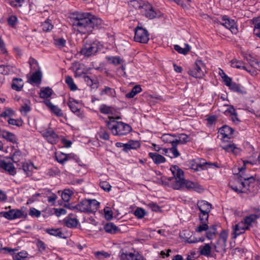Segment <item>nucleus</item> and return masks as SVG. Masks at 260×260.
Instances as JSON below:
<instances>
[{"label": "nucleus", "instance_id": "1", "mask_svg": "<svg viewBox=\"0 0 260 260\" xmlns=\"http://www.w3.org/2000/svg\"><path fill=\"white\" fill-rule=\"evenodd\" d=\"M73 26L81 34L91 32L94 27L102 23V20L90 13L75 12L72 14Z\"/></svg>", "mask_w": 260, "mask_h": 260}, {"label": "nucleus", "instance_id": "2", "mask_svg": "<svg viewBox=\"0 0 260 260\" xmlns=\"http://www.w3.org/2000/svg\"><path fill=\"white\" fill-rule=\"evenodd\" d=\"M247 164H251V162L249 161H243V166L238 168L240 178L237 180H239L242 185L246 186L251 190L252 196H255L259 188L257 185L258 180L256 181L253 176H249L245 173Z\"/></svg>", "mask_w": 260, "mask_h": 260}, {"label": "nucleus", "instance_id": "3", "mask_svg": "<svg viewBox=\"0 0 260 260\" xmlns=\"http://www.w3.org/2000/svg\"><path fill=\"white\" fill-rule=\"evenodd\" d=\"M109 120L106 121V126L114 136H124L129 134L132 130L130 125L122 121H117L112 116L108 117Z\"/></svg>", "mask_w": 260, "mask_h": 260}, {"label": "nucleus", "instance_id": "4", "mask_svg": "<svg viewBox=\"0 0 260 260\" xmlns=\"http://www.w3.org/2000/svg\"><path fill=\"white\" fill-rule=\"evenodd\" d=\"M170 170L173 177H168L162 180V184L175 189L176 188V184L177 183H180L184 180V172L177 165L171 166Z\"/></svg>", "mask_w": 260, "mask_h": 260}, {"label": "nucleus", "instance_id": "5", "mask_svg": "<svg viewBox=\"0 0 260 260\" xmlns=\"http://www.w3.org/2000/svg\"><path fill=\"white\" fill-rule=\"evenodd\" d=\"M100 203L95 199H84L73 208L81 212L94 213L99 208Z\"/></svg>", "mask_w": 260, "mask_h": 260}, {"label": "nucleus", "instance_id": "6", "mask_svg": "<svg viewBox=\"0 0 260 260\" xmlns=\"http://www.w3.org/2000/svg\"><path fill=\"white\" fill-rule=\"evenodd\" d=\"M190 167L195 171L207 170L209 168H219L217 162H207L203 158H197L189 162Z\"/></svg>", "mask_w": 260, "mask_h": 260}, {"label": "nucleus", "instance_id": "7", "mask_svg": "<svg viewBox=\"0 0 260 260\" xmlns=\"http://www.w3.org/2000/svg\"><path fill=\"white\" fill-rule=\"evenodd\" d=\"M205 65L201 60H197L192 68L189 69L188 73L190 76L196 78H202L204 76Z\"/></svg>", "mask_w": 260, "mask_h": 260}, {"label": "nucleus", "instance_id": "8", "mask_svg": "<svg viewBox=\"0 0 260 260\" xmlns=\"http://www.w3.org/2000/svg\"><path fill=\"white\" fill-rule=\"evenodd\" d=\"M176 185L175 190H181L186 188L188 190L192 189L198 192L203 190V187L198 183L186 180L185 178L180 183H177Z\"/></svg>", "mask_w": 260, "mask_h": 260}, {"label": "nucleus", "instance_id": "9", "mask_svg": "<svg viewBox=\"0 0 260 260\" xmlns=\"http://www.w3.org/2000/svg\"><path fill=\"white\" fill-rule=\"evenodd\" d=\"M149 40V34L145 28L138 25L135 29L134 41L140 43H147Z\"/></svg>", "mask_w": 260, "mask_h": 260}, {"label": "nucleus", "instance_id": "10", "mask_svg": "<svg viewBox=\"0 0 260 260\" xmlns=\"http://www.w3.org/2000/svg\"><path fill=\"white\" fill-rule=\"evenodd\" d=\"M140 13L149 19H153L160 16L159 12L156 11L148 2H145Z\"/></svg>", "mask_w": 260, "mask_h": 260}, {"label": "nucleus", "instance_id": "11", "mask_svg": "<svg viewBox=\"0 0 260 260\" xmlns=\"http://www.w3.org/2000/svg\"><path fill=\"white\" fill-rule=\"evenodd\" d=\"M228 238V232L225 231H222L219 236V238L216 244L214 245V246L215 251L217 252L225 251L226 246Z\"/></svg>", "mask_w": 260, "mask_h": 260}, {"label": "nucleus", "instance_id": "12", "mask_svg": "<svg viewBox=\"0 0 260 260\" xmlns=\"http://www.w3.org/2000/svg\"><path fill=\"white\" fill-rule=\"evenodd\" d=\"M221 19L222 22L220 25L230 30L233 34H236L238 32L236 23L234 19H231L226 15H222Z\"/></svg>", "mask_w": 260, "mask_h": 260}, {"label": "nucleus", "instance_id": "13", "mask_svg": "<svg viewBox=\"0 0 260 260\" xmlns=\"http://www.w3.org/2000/svg\"><path fill=\"white\" fill-rule=\"evenodd\" d=\"M99 50L98 45L93 42L91 44L85 45L81 49L80 52L85 57H89L95 54Z\"/></svg>", "mask_w": 260, "mask_h": 260}, {"label": "nucleus", "instance_id": "14", "mask_svg": "<svg viewBox=\"0 0 260 260\" xmlns=\"http://www.w3.org/2000/svg\"><path fill=\"white\" fill-rule=\"evenodd\" d=\"M235 181L236 184H235L233 182H230L229 184L230 187L232 190H234L238 193H246L250 196H252V192L249 188H248L246 186L242 185L239 180L237 179Z\"/></svg>", "mask_w": 260, "mask_h": 260}, {"label": "nucleus", "instance_id": "15", "mask_svg": "<svg viewBox=\"0 0 260 260\" xmlns=\"http://www.w3.org/2000/svg\"><path fill=\"white\" fill-rule=\"evenodd\" d=\"M41 134L50 144H56L58 141V135L51 128H48L45 131H43Z\"/></svg>", "mask_w": 260, "mask_h": 260}, {"label": "nucleus", "instance_id": "16", "mask_svg": "<svg viewBox=\"0 0 260 260\" xmlns=\"http://www.w3.org/2000/svg\"><path fill=\"white\" fill-rule=\"evenodd\" d=\"M0 170L3 172H6L10 175L14 176L16 174L15 167L13 164L5 160H0Z\"/></svg>", "mask_w": 260, "mask_h": 260}, {"label": "nucleus", "instance_id": "17", "mask_svg": "<svg viewBox=\"0 0 260 260\" xmlns=\"http://www.w3.org/2000/svg\"><path fill=\"white\" fill-rule=\"evenodd\" d=\"M0 214L9 220L20 218L23 215V212L19 209H11L8 211H3Z\"/></svg>", "mask_w": 260, "mask_h": 260}, {"label": "nucleus", "instance_id": "18", "mask_svg": "<svg viewBox=\"0 0 260 260\" xmlns=\"http://www.w3.org/2000/svg\"><path fill=\"white\" fill-rule=\"evenodd\" d=\"M220 147L226 152H232L235 155L239 154L241 151L240 148L237 147V146L231 141L228 142L226 143L225 141L223 140L220 144Z\"/></svg>", "mask_w": 260, "mask_h": 260}, {"label": "nucleus", "instance_id": "19", "mask_svg": "<svg viewBox=\"0 0 260 260\" xmlns=\"http://www.w3.org/2000/svg\"><path fill=\"white\" fill-rule=\"evenodd\" d=\"M233 233L232 235L233 238H236L237 236L244 233L246 230L249 229V228L246 226L243 221H241L233 225Z\"/></svg>", "mask_w": 260, "mask_h": 260}, {"label": "nucleus", "instance_id": "20", "mask_svg": "<svg viewBox=\"0 0 260 260\" xmlns=\"http://www.w3.org/2000/svg\"><path fill=\"white\" fill-rule=\"evenodd\" d=\"M254 214H251L249 216L244 217L243 220L246 226L249 227L252 223L256 221L257 219L260 218V209L255 208L254 209Z\"/></svg>", "mask_w": 260, "mask_h": 260}, {"label": "nucleus", "instance_id": "21", "mask_svg": "<svg viewBox=\"0 0 260 260\" xmlns=\"http://www.w3.org/2000/svg\"><path fill=\"white\" fill-rule=\"evenodd\" d=\"M234 129L231 127L224 125L219 129L218 132L222 135L223 139L234 138Z\"/></svg>", "mask_w": 260, "mask_h": 260}, {"label": "nucleus", "instance_id": "22", "mask_svg": "<svg viewBox=\"0 0 260 260\" xmlns=\"http://www.w3.org/2000/svg\"><path fill=\"white\" fill-rule=\"evenodd\" d=\"M43 103L55 115L59 117L63 116V114L61 109L57 106L53 105L50 100H45L43 101Z\"/></svg>", "mask_w": 260, "mask_h": 260}, {"label": "nucleus", "instance_id": "23", "mask_svg": "<svg viewBox=\"0 0 260 260\" xmlns=\"http://www.w3.org/2000/svg\"><path fill=\"white\" fill-rule=\"evenodd\" d=\"M78 104V103L77 101L73 98H70L69 101L68 102V105L71 111L78 117H81L82 113L80 108L77 106Z\"/></svg>", "mask_w": 260, "mask_h": 260}, {"label": "nucleus", "instance_id": "24", "mask_svg": "<svg viewBox=\"0 0 260 260\" xmlns=\"http://www.w3.org/2000/svg\"><path fill=\"white\" fill-rule=\"evenodd\" d=\"M200 253L206 257H214L215 254H211V247L209 244H205L204 246L199 247Z\"/></svg>", "mask_w": 260, "mask_h": 260}, {"label": "nucleus", "instance_id": "25", "mask_svg": "<svg viewBox=\"0 0 260 260\" xmlns=\"http://www.w3.org/2000/svg\"><path fill=\"white\" fill-rule=\"evenodd\" d=\"M148 156L151 158L153 162L156 165H159L166 162V159L164 156L156 153V152H149Z\"/></svg>", "mask_w": 260, "mask_h": 260}, {"label": "nucleus", "instance_id": "26", "mask_svg": "<svg viewBox=\"0 0 260 260\" xmlns=\"http://www.w3.org/2000/svg\"><path fill=\"white\" fill-rule=\"evenodd\" d=\"M63 221L66 226L69 228H76L79 222L78 220L71 214L66 217Z\"/></svg>", "mask_w": 260, "mask_h": 260}, {"label": "nucleus", "instance_id": "27", "mask_svg": "<svg viewBox=\"0 0 260 260\" xmlns=\"http://www.w3.org/2000/svg\"><path fill=\"white\" fill-rule=\"evenodd\" d=\"M197 206L200 212H207L210 213L212 209L211 204L206 201H199L197 203Z\"/></svg>", "mask_w": 260, "mask_h": 260}, {"label": "nucleus", "instance_id": "28", "mask_svg": "<svg viewBox=\"0 0 260 260\" xmlns=\"http://www.w3.org/2000/svg\"><path fill=\"white\" fill-rule=\"evenodd\" d=\"M2 137L14 144L17 143V139L15 134L9 131L3 130L2 132Z\"/></svg>", "mask_w": 260, "mask_h": 260}, {"label": "nucleus", "instance_id": "29", "mask_svg": "<svg viewBox=\"0 0 260 260\" xmlns=\"http://www.w3.org/2000/svg\"><path fill=\"white\" fill-rule=\"evenodd\" d=\"M42 73L40 70L36 71L31 76L29 80V83L32 84L34 83L40 84L42 80Z\"/></svg>", "mask_w": 260, "mask_h": 260}, {"label": "nucleus", "instance_id": "30", "mask_svg": "<svg viewBox=\"0 0 260 260\" xmlns=\"http://www.w3.org/2000/svg\"><path fill=\"white\" fill-rule=\"evenodd\" d=\"M104 228L107 233L111 234H116L120 231L119 228L112 222L106 223Z\"/></svg>", "mask_w": 260, "mask_h": 260}, {"label": "nucleus", "instance_id": "31", "mask_svg": "<svg viewBox=\"0 0 260 260\" xmlns=\"http://www.w3.org/2000/svg\"><path fill=\"white\" fill-rule=\"evenodd\" d=\"M146 2L142 0H132L128 2V6L130 8L141 11Z\"/></svg>", "mask_w": 260, "mask_h": 260}, {"label": "nucleus", "instance_id": "32", "mask_svg": "<svg viewBox=\"0 0 260 260\" xmlns=\"http://www.w3.org/2000/svg\"><path fill=\"white\" fill-rule=\"evenodd\" d=\"M83 79L87 85L92 88H98L99 82L97 79H91L88 76H84Z\"/></svg>", "mask_w": 260, "mask_h": 260}, {"label": "nucleus", "instance_id": "33", "mask_svg": "<svg viewBox=\"0 0 260 260\" xmlns=\"http://www.w3.org/2000/svg\"><path fill=\"white\" fill-rule=\"evenodd\" d=\"M45 231L50 235L60 238H66L60 229H46Z\"/></svg>", "mask_w": 260, "mask_h": 260}, {"label": "nucleus", "instance_id": "34", "mask_svg": "<svg viewBox=\"0 0 260 260\" xmlns=\"http://www.w3.org/2000/svg\"><path fill=\"white\" fill-rule=\"evenodd\" d=\"M175 137L176 136L173 135L165 134L162 136L161 139L162 141L165 143H171L172 146H175L176 145L177 143V141H176V139H175Z\"/></svg>", "mask_w": 260, "mask_h": 260}, {"label": "nucleus", "instance_id": "35", "mask_svg": "<svg viewBox=\"0 0 260 260\" xmlns=\"http://www.w3.org/2000/svg\"><path fill=\"white\" fill-rule=\"evenodd\" d=\"M23 87V82L21 78H15L13 80L11 87L16 91H20Z\"/></svg>", "mask_w": 260, "mask_h": 260}, {"label": "nucleus", "instance_id": "36", "mask_svg": "<svg viewBox=\"0 0 260 260\" xmlns=\"http://www.w3.org/2000/svg\"><path fill=\"white\" fill-rule=\"evenodd\" d=\"M100 112L105 115H112L114 111V108L112 106H109L106 104H102L99 107Z\"/></svg>", "mask_w": 260, "mask_h": 260}, {"label": "nucleus", "instance_id": "37", "mask_svg": "<svg viewBox=\"0 0 260 260\" xmlns=\"http://www.w3.org/2000/svg\"><path fill=\"white\" fill-rule=\"evenodd\" d=\"M100 94L101 96L106 94L112 98H114L116 96L115 89L108 86H105L104 88L101 90Z\"/></svg>", "mask_w": 260, "mask_h": 260}, {"label": "nucleus", "instance_id": "38", "mask_svg": "<svg viewBox=\"0 0 260 260\" xmlns=\"http://www.w3.org/2000/svg\"><path fill=\"white\" fill-rule=\"evenodd\" d=\"M23 154L20 150L15 149L14 152L10 158L14 162L17 163L23 159Z\"/></svg>", "mask_w": 260, "mask_h": 260}, {"label": "nucleus", "instance_id": "39", "mask_svg": "<svg viewBox=\"0 0 260 260\" xmlns=\"http://www.w3.org/2000/svg\"><path fill=\"white\" fill-rule=\"evenodd\" d=\"M96 259L98 260H103L110 257L111 253L106 252L104 250L95 251L93 252Z\"/></svg>", "mask_w": 260, "mask_h": 260}, {"label": "nucleus", "instance_id": "40", "mask_svg": "<svg viewBox=\"0 0 260 260\" xmlns=\"http://www.w3.org/2000/svg\"><path fill=\"white\" fill-rule=\"evenodd\" d=\"M52 90L49 87H43L40 93V96L42 99H47L50 98L52 94Z\"/></svg>", "mask_w": 260, "mask_h": 260}, {"label": "nucleus", "instance_id": "41", "mask_svg": "<svg viewBox=\"0 0 260 260\" xmlns=\"http://www.w3.org/2000/svg\"><path fill=\"white\" fill-rule=\"evenodd\" d=\"M174 49L179 53L186 55L190 50V47L188 44H185V47L182 48L178 45H175L174 46Z\"/></svg>", "mask_w": 260, "mask_h": 260}, {"label": "nucleus", "instance_id": "42", "mask_svg": "<svg viewBox=\"0 0 260 260\" xmlns=\"http://www.w3.org/2000/svg\"><path fill=\"white\" fill-rule=\"evenodd\" d=\"M142 88L140 85L135 86L130 92L126 93L125 95L126 98L131 99L134 98L137 94L141 92Z\"/></svg>", "mask_w": 260, "mask_h": 260}, {"label": "nucleus", "instance_id": "43", "mask_svg": "<svg viewBox=\"0 0 260 260\" xmlns=\"http://www.w3.org/2000/svg\"><path fill=\"white\" fill-rule=\"evenodd\" d=\"M206 231V237L210 240L213 239L214 237H215L217 232L216 225H213L209 227Z\"/></svg>", "mask_w": 260, "mask_h": 260}, {"label": "nucleus", "instance_id": "44", "mask_svg": "<svg viewBox=\"0 0 260 260\" xmlns=\"http://www.w3.org/2000/svg\"><path fill=\"white\" fill-rule=\"evenodd\" d=\"M231 67L239 69H244L245 68V63L242 60H239L237 59H233L231 61Z\"/></svg>", "mask_w": 260, "mask_h": 260}, {"label": "nucleus", "instance_id": "45", "mask_svg": "<svg viewBox=\"0 0 260 260\" xmlns=\"http://www.w3.org/2000/svg\"><path fill=\"white\" fill-rule=\"evenodd\" d=\"M66 83L69 86L70 89L72 91H75L77 89V86L75 84L73 79L71 76H67L66 77Z\"/></svg>", "mask_w": 260, "mask_h": 260}, {"label": "nucleus", "instance_id": "46", "mask_svg": "<svg viewBox=\"0 0 260 260\" xmlns=\"http://www.w3.org/2000/svg\"><path fill=\"white\" fill-rule=\"evenodd\" d=\"M106 59L109 63L114 65H118L123 62V60L119 56H106Z\"/></svg>", "mask_w": 260, "mask_h": 260}, {"label": "nucleus", "instance_id": "47", "mask_svg": "<svg viewBox=\"0 0 260 260\" xmlns=\"http://www.w3.org/2000/svg\"><path fill=\"white\" fill-rule=\"evenodd\" d=\"M178 139H176V141H177L176 145H178L179 144H185L187 142L189 141V136L185 134H180L178 135Z\"/></svg>", "mask_w": 260, "mask_h": 260}, {"label": "nucleus", "instance_id": "48", "mask_svg": "<svg viewBox=\"0 0 260 260\" xmlns=\"http://www.w3.org/2000/svg\"><path fill=\"white\" fill-rule=\"evenodd\" d=\"M22 168L27 176H30L32 175V171L33 169V165L32 164H28L27 162L23 163Z\"/></svg>", "mask_w": 260, "mask_h": 260}, {"label": "nucleus", "instance_id": "49", "mask_svg": "<svg viewBox=\"0 0 260 260\" xmlns=\"http://www.w3.org/2000/svg\"><path fill=\"white\" fill-rule=\"evenodd\" d=\"M28 253L25 251H20L13 255V260H26Z\"/></svg>", "mask_w": 260, "mask_h": 260}, {"label": "nucleus", "instance_id": "50", "mask_svg": "<svg viewBox=\"0 0 260 260\" xmlns=\"http://www.w3.org/2000/svg\"><path fill=\"white\" fill-rule=\"evenodd\" d=\"M13 67L11 66L0 65V73L3 75H8L13 72Z\"/></svg>", "mask_w": 260, "mask_h": 260}, {"label": "nucleus", "instance_id": "51", "mask_svg": "<svg viewBox=\"0 0 260 260\" xmlns=\"http://www.w3.org/2000/svg\"><path fill=\"white\" fill-rule=\"evenodd\" d=\"M42 29L44 31H49L52 29L53 25L51 23V20L46 19L42 24Z\"/></svg>", "mask_w": 260, "mask_h": 260}, {"label": "nucleus", "instance_id": "52", "mask_svg": "<svg viewBox=\"0 0 260 260\" xmlns=\"http://www.w3.org/2000/svg\"><path fill=\"white\" fill-rule=\"evenodd\" d=\"M55 159L58 162L62 165L67 161L66 154L62 152L56 155Z\"/></svg>", "mask_w": 260, "mask_h": 260}, {"label": "nucleus", "instance_id": "53", "mask_svg": "<svg viewBox=\"0 0 260 260\" xmlns=\"http://www.w3.org/2000/svg\"><path fill=\"white\" fill-rule=\"evenodd\" d=\"M7 22L9 26L14 28L18 22L17 17L15 15H11L8 18Z\"/></svg>", "mask_w": 260, "mask_h": 260}, {"label": "nucleus", "instance_id": "54", "mask_svg": "<svg viewBox=\"0 0 260 260\" xmlns=\"http://www.w3.org/2000/svg\"><path fill=\"white\" fill-rule=\"evenodd\" d=\"M229 88L233 91L236 92L238 93H243V90L241 89V86L239 84H237L235 82H233L230 86H229Z\"/></svg>", "mask_w": 260, "mask_h": 260}, {"label": "nucleus", "instance_id": "55", "mask_svg": "<svg viewBox=\"0 0 260 260\" xmlns=\"http://www.w3.org/2000/svg\"><path fill=\"white\" fill-rule=\"evenodd\" d=\"M54 44L57 47L62 48L65 47L66 40L62 38L54 39Z\"/></svg>", "mask_w": 260, "mask_h": 260}, {"label": "nucleus", "instance_id": "56", "mask_svg": "<svg viewBox=\"0 0 260 260\" xmlns=\"http://www.w3.org/2000/svg\"><path fill=\"white\" fill-rule=\"evenodd\" d=\"M8 122L9 124L15 125L18 127L21 126L23 123V120L21 118L16 119L13 118H10L8 120Z\"/></svg>", "mask_w": 260, "mask_h": 260}, {"label": "nucleus", "instance_id": "57", "mask_svg": "<svg viewBox=\"0 0 260 260\" xmlns=\"http://www.w3.org/2000/svg\"><path fill=\"white\" fill-rule=\"evenodd\" d=\"M72 194L73 192L70 189H65L61 194L62 199L64 202H68L70 201Z\"/></svg>", "mask_w": 260, "mask_h": 260}, {"label": "nucleus", "instance_id": "58", "mask_svg": "<svg viewBox=\"0 0 260 260\" xmlns=\"http://www.w3.org/2000/svg\"><path fill=\"white\" fill-rule=\"evenodd\" d=\"M99 136L101 139L104 140H109V134L104 128H101L100 131L98 132Z\"/></svg>", "mask_w": 260, "mask_h": 260}, {"label": "nucleus", "instance_id": "59", "mask_svg": "<svg viewBox=\"0 0 260 260\" xmlns=\"http://www.w3.org/2000/svg\"><path fill=\"white\" fill-rule=\"evenodd\" d=\"M221 71L222 72L223 75H221V77L223 79V81L224 82L225 85L229 87L233 83L232 78L226 75L222 70H221Z\"/></svg>", "mask_w": 260, "mask_h": 260}, {"label": "nucleus", "instance_id": "60", "mask_svg": "<svg viewBox=\"0 0 260 260\" xmlns=\"http://www.w3.org/2000/svg\"><path fill=\"white\" fill-rule=\"evenodd\" d=\"M208 228L209 226L208 223L201 222V224L196 228V231L197 232L201 233L203 231H206Z\"/></svg>", "mask_w": 260, "mask_h": 260}, {"label": "nucleus", "instance_id": "61", "mask_svg": "<svg viewBox=\"0 0 260 260\" xmlns=\"http://www.w3.org/2000/svg\"><path fill=\"white\" fill-rule=\"evenodd\" d=\"M37 246L38 250L40 252L44 253L46 251L47 247L44 242L42 241L39 240L37 242Z\"/></svg>", "mask_w": 260, "mask_h": 260}, {"label": "nucleus", "instance_id": "62", "mask_svg": "<svg viewBox=\"0 0 260 260\" xmlns=\"http://www.w3.org/2000/svg\"><path fill=\"white\" fill-rule=\"evenodd\" d=\"M145 210L141 208H137L134 211V215L138 218H142L145 215Z\"/></svg>", "mask_w": 260, "mask_h": 260}, {"label": "nucleus", "instance_id": "63", "mask_svg": "<svg viewBox=\"0 0 260 260\" xmlns=\"http://www.w3.org/2000/svg\"><path fill=\"white\" fill-rule=\"evenodd\" d=\"M209 213L207 212H200L199 214V219L201 222H208Z\"/></svg>", "mask_w": 260, "mask_h": 260}, {"label": "nucleus", "instance_id": "64", "mask_svg": "<svg viewBox=\"0 0 260 260\" xmlns=\"http://www.w3.org/2000/svg\"><path fill=\"white\" fill-rule=\"evenodd\" d=\"M31 110V107L29 102L24 103L20 108V111L22 113H24L25 115L27 114Z\"/></svg>", "mask_w": 260, "mask_h": 260}]
</instances>
